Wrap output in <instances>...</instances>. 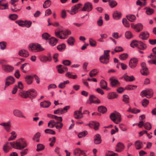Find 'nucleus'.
Masks as SVG:
<instances>
[{
  "mask_svg": "<svg viewBox=\"0 0 156 156\" xmlns=\"http://www.w3.org/2000/svg\"><path fill=\"white\" fill-rule=\"evenodd\" d=\"M149 102V101L148 100L146 99H144L142 100V104L143 106L146 107L148 104Z\"/></svg>",
  "mask_w": 156,
  "mask_h": 156,
  "instance_id": "59",
  "label": "nucleus"
},
{
  "mask_svg": "<svg viewBox=\"0 0 156 156\" xmlns=\"http://www.w3.org/2000/svg\"><path fill=\"white\" fill-rule=\"evenodd\" d=\"M96 97L93 95H90L89 97V100L90 101V104L92 103H100V101L98 98H97L96 100H95L96 99Z\"/></svg>",
  "mask_w": 156,
  "mask_h": 156,
  "instance_id": "20",
  "label": "nucleus"
},
{
  "mask_svg": "<svg viewBox=\"0 0 156 156\" xmlns=\"http://www.w3.org/2000/svg\"><path fill=\"white\" fill-rule=\"evenodd\" d=\"M122 14L121 12L117 11H115L113 14V17L115 20L120 19L121 17Z\"/></svg>",
  "mask_w": 156,
  "mask_h": 156,
  "instance_id": "22",
  "label": "nucleus"
},
{
  "mask_svg": "<svg viewBox=\"0 0 156 156\" xmlns=\"http://www.w3.org/2000/svg\"><path fill=\"white\" fill-rule=\"evenodd\" d=\"M51 60V58L50 54H49L48 56H44L41 57V60L43 62L48 61H50Z\"/></svg>",
  "mask_w": 156,
  "mask_h": 156,
  "instance_id": "26",
  "label": "nucleus"
},
{
  "mask_svg": "<svg viewBox=\"0 0 156 156\" xmlns=\"http://www.w3.org/2000/svg\"><path fill=\"white\" fill-rule=\"evenodd\" d=\"M153 92L151 89H147L143 90L140 93V95L142 97H147L148 98H150L153 96Z\"/></svg>",
  "mask_w": 156,
  "mask_h": 156,
  "instance_id": "6",
  "label": "nucleus"
},
{
  "mask_svg": "<svg viewBox=\"0 0 156 156\" xmlns=\"http://www.w3.org/2000/svg\"><path fill=\"white\" fill-rule=\"evenodd\" d=\"M92 8L93 7L92 4L90 2H87L84 4L83 7L80 11L89 12L91 10Z\"/></svg>",
  "mask_w": 156,
  "mask_h": 156,
  "instance_id": "7",
  "label": "nucleus"
},
{
  "mask_svg": "<svg viewBox=\"0 0 156 156\" xmlns=\"http://www.w3.org/2000/svg\"><path fill=\"white\" fill-rule=\"evenodd\" d=\"M90 44L91 46L94 47L96 45V41L90 38L89 39Z\"/></svg>",
  "mask_w": 156,
  "mask_h": 156,
  "instance_id": "60",
  "label": "nucleus"
},
{
  "mask_svg": "<svg viewBox=\"0 0 156 156\" xmlns=\"http://www.w3.org/2000/svg\"><path fill=\"white\" fill-rule=\"evenodd\" d=\"M87 131H84L79 133L78 134V136L79 138H80L85 137L87 134Z\"/></svg>",
  "mask_w": 156,
  "mask_h": 156,
  "instance_id": "44",
  "label": "nucleus"
},
{
  "mask_svg": "<svg viewBox=\"0 0 156 156\" xmlns=\"http://www.w3.org/2000/svg\"><path fill=\"white\" fill-rule=\"evenodd\" d=\"M110 80L111 86L112 87H114L116 85H119L120 84V83L117 80L113 78H111L110 79Z\"/></svg>",
  "mask_w": 156,
  "mask_h": 156,
  "instance_id": "25",
  "label": "nucleus"
},
{
  "mask_svg": "<svg viewBox=\"0 0 156 156\" xmlns=\"http://www.w3.org/2000/svg\"><path fill=\"white\" fill-rule=\"evenodd\" d=\"M50 37V35L47 33H44L42 36V38L45 40L48 39Z\"/></svg>",
  "mask_w": 156,
  "mask_h": 156,
  "instance_id": "63",
  "label": "nucleus"
},
{
  "mask_svg": "<svg viewBox=\"0 0 156 156\" xmlns=\"http://www.w3.org/2000/svg\"><path fill=\"white\" fill-rule=\"evenodd\" d=\"M2 67L4 70L7 73L12 72L14 69V68L12 66L8 65H3L2 66Z\"/></svg>",
  "mask_w": 156,
  "mask_h": 156,
  "instance_id": "13",
  "label": "nucleus"
},
{
  "mask_svg": "<svg viewBox=\"0 0 156 156\" xmlns=\"http://www.w3.org/2000/svg\"><path fill=\"white\" fill-rule=\"evenodd\" d=\"M121 117L120 114L116 111L114 113H111L110 115V117L112 120L117 124L119 123L121 121Z\"/></svg>",
  "mask_w": 156,
  "mask_h": 156,
  "instance_id": "2",
  "label": "nucleus"
},
{
  "mask_svg": "<svg viewBox=\"0 0 156 156\" xmlns=\"http://www.w3.org/2000/svg\"><path fill=\"white\" fill-rule=\"evenodd\" d=\"M55 36L61 39H65V37H63L62 36L61 34L66 36L70 35L71 34L70 31L68 30H60L58 28L56 29L55 31Z\"/></svg>",
  "mask_w": 156,
  "mask_h": 156,
  "instance_id": "3",
  "label": "nucleus"
},
{
  "mask_svg": "<svg viewBox=\"0 0 156 156\" xmlns=\"http://www.w3.org/2000/svg\"><path fill=\"white\" fill-rule=\"evenodd\" d=\"M114 51L115 52H118L123 51V49L121 47L117 46L115 48Z\"/></svg>",
  "mask_w": 156,
  "mask_h": 156,
  "instance_id": "64",
  "label": "nucleus"
},
{
  "mask_svg": "<svg viewBox=\"0 0 156 156\" xmlns=\"http://www.w3.org/2000/svg\"><path fill=\"white\" fill-rule=\"evenodd\" d=\"M108 98L109 99H113L118 97L117 94L115 93H112L108 94L107 96Z\"/></svg>",
  "mask_w": 156,
  "mask_h": 156,
  "instance_id": "30",
  "label": "nucleus"
},
{
  "mask_svg": "<svg viewBox=\"0 0 156 156\" xmlns=\"http://www.w3.org/2000/svg\"><path fill=\"white\" fill-rule=\"evenodd\" d=\"M19 140V142H10L11 146L12 147L18 150H21L27 146V144L24 139L21 138Z\"/></svg>",
  "mask_w": 156,
  "mask_h": 156,
  "instance_id": "1",
  "label": "nucleus"
},
{
  "mask_svg": "<svg viewBox=\"0 0 156 156\" xmlns=\"http://www.w3.org/2000/svg\"><path fill=\"white\" fill-rule=\"evenodd\" d=\"M107 84V82L104 80H101L100 81V86L103 89L106 88Z\"/></svg>",
  "mask_w": 156,
  "mask_h": 156,
  "instance_id": "39",
  "label": "nucleus"
},
{
  "mask_svg": "<svg viewBox=\"0 0 156 156\" xmlns=\"http://www.w3.org/2000/svg\"><path fill=\"white\" fill-rule=\"evenodd\" d=\"M6 43L4 41H2L0 42V46L1 48L2 49H5L6 47Z\"/></svg>",
  "mask_w": 156,
  "mask_h": 156,
  "instance_id": "61",
  "label": "nucleus"
},
{
  "mask_svg": "<svg viewBox=\"0 0 156 156\" xmlns=\"http://www.w3.org/2000/svg\"><path fill=\"white\" fill-rule=\"evenodd\" d=\"M28 49L29 50L34 52H37L43 51V48L40 45L34 44H29Z\"/></svg>",
  "mask_w": 156,
  "mask_h": 156,
  "instance_id": "4",
  "label": "nucleus"
},
{
  "mask_svg": "<svg viewBox=\"0 0 156 156\" xmlns=\"http://www.w3.org/2000/svg\"><path fill=\"white\" fill-rule=\"evenodd\" d=\"M70 108V106H65L63 108H61V114H64L66 112L68 109Z\"/></svg>",
  "mask_w": 156,
  "mask_h": 156,
  "instance_id": "52",
  "label": "nucleus"
},
{
  "mask_svg": "<svg viewBox=\"0 0 156 156\" xmlns=\"http://www.w3.org/2000/svg\"><path fill=\"white\" fill-rule=\"evenodd\" d=\"M122 23L125 27H129V23L126 18L122 19Z\"/></svg>",
  "mask_w": 156,
  "mask_h": 156,
  "instance_id": "57",
  "label": "nucleus"
},
{
  "mask_svg": "<svg viewBox=\"0 0 156 156\" xmlns=\"http://www.w3.org/2000/svg\"><path fill=\"white\" fill-rule=\"evenodd\" d=\"M44 146L41 144H38L37 145L36 151L37 152L43 150L44 149Z\"/></svg>",
  "mask_w": 156,
  "mask_h": 156,
  "instance_id": "48",
  "label": "nucleus"
},
{
  "mask_svg": "<svg viewBox=\"0 0 156 156\" xmlns=\"http://www.w3.org/2000/svg\"><path fill=\"white\" fill-rule=\"evenodd\" d=\"M99 72L98 70L96 69H94L91 70L89 73V75L90 77H92L95 76Z\"/></svg>",
  "mask_w": 156,
  "mask_h": 156,
  "instance_id": "32",
  "label": "nucleus"
},
{
  "mask_svg": "<svg viewBox=\"0 0 156 156\" xmlns=\"http://www.w3.org/2000/svg\"><path fill=\"white\" fill-rule=\"evenodd\" d=\"M127 19L130 22L134 21L136 19V16L133 15L129 14L126 16Z\"/></svg>",
  "mask_w": 156,
  "mask_h": 156,
  "instance_id": "34",
  "label": "nucleus"
},
{
  "mask_svg": "<svg viewBox=\"0 0 156 156\" xmlns=\"http://www.w3.org/2000/svg\"><path fill=\"white\" fill-rule=\"evenodd\" d=\"M125 36L126 38L130 39L133 37V35L131 32L127 31L125 33Z\"/></svg>",
  "mask_w": 156,
  "mask_h": 156,
  "instance_id": "53",
  "label": "nucleus"
},
{
  "mask_svg": "<svg viewBox=\"0 0 156 156\" xmlns=\"http://www.w3.org/2000/svg\"><path fill=\"white\" fill-rule=\"evenodd\" d=\"M144 126L146 129L150 130L151 128V123L147 122L144 124Z\"/></svg>",
  "mask_w": 156,
  "mask_h": 156,
  "instance_id": "58",
  "label": "nucleus"
},
{
  "mask_svg": "<svg viewBox=\"0 0 156 156\" xmlns=\"http://www.w3.org/2000/svg\"><path fill=\"white\" fill-rule=\"evenodd\" d=\"M135 145L136 149H140L142 147V143L140 140L136 141L135 143Z\"/></svg>",
  "mask_w": 156,
  "mask_h": 156,
  "instance_id": "35",
  "label": "nucleus"
},
{
  "mask_svg": "<svg viewBox=\"0 0 156 156\" xmlns=\"http://www.w3.org/2000/svg\"><path fill=\"white\" fill-rule=\"evenodd\" d=\"M58 42L57 40L54 37H52L49 39V44L52 46L55 45Z\"/></svg>",
  "mask_w": 156,
  "mask_h": 156,
  "instance_id": "28",
  "label": "nucleus"
},
{
  "mask_svg": "<svg viewBox=\"0 0 156 156\" xmlns=\"http://www.w3.org/2000/svg\"><path fill=\"white\" fill-rule=\"evenodd\" d=\"M66 48V45L64 44H62L57 46V49L59 51H62L64 50Z\"/></svg>",
  "mask_w": 156,
  "mask_h": 156,
  "instance_id": "38",
  "label": "nucleus"
},
{
  "mask_svg": "<svg viewBox=\"0 0 156 156\" xmlns=\"http://www.w3.org/2000/svg\"><path fill=\"white\" fill-rule=\"evenodd\" d=\"M10 143L7 142L3 146V150L5 153H7L9 152V150L7 149V148L9 147V144H10Z\"/></svg>",
  "mask_w": 156,
  "mask_h": 156,
  "instance_id": "54",
  "label": "nucleus"
},
{
  "mask_svg": "<svg viewBox=\"0 0 156 156\" xmlns=\"http://www.w3.org/2000/svg\"><path fill=\"white\" fill-rule=\"evenodd\" d=\"M75 41L74 38L72 37H69L67 41L68 44L70 45H73Z\"/></svg>",
  "mask_w": 156,
  "mask_h": 156,
  "instance_id": "43",
  "label": "nucleus"
},
{
  "mask_svg": "<svg viewBox=\"0 0 156 156\" xmlns=\"http://www.w3.org/2000/svg\"><path fill=\"white\" fill-rule=\"evenodd\" d=\"M94 141L96 144H99L101 143V137L100 135L98 134H96L94 137Z\"/></svg>",
  "mask_w": 156,
  "mask_h": 156,
  "instance_id": "14",
  "label": "nucleus"
},
{
  "mask_svg": "<svg viewBox=\"0 0 156 156\" xmlns=\"http://www.w3.org/2000/svg\"><path fill=\"white\" fill-rule=\"evenodd\" d=\"M19 55L23 57H27L29 56V54L27 50L25 49L21 50L19 52Z\"/></svg>",
  "mask_w": 156,
  "mask_h": 156,
  "instance_id": "23",
  "label": "nucleus"
},
{
  "mask_svg": "<svg viewBox=\"0 0 156 156\" xmlns=\"http://www.w3.org/2000/svg\"><path fill=\"white\" fill-rule=\"evenodd\" d=\"M138 41L136 40L132 41L130 44V46L133 48L137 47L138 48Z\"/></svg>",
  "mask_w": 156,
  "mask_h": 156,
  "instance_id": "45",
  "label": "nucleus"
},
{
  "mask_svg": "<svg viewBox=\"0 0 156 156\" xmlns=\"http://www.w3.org/2000/svg\"><path fill=\"white\" fill-rule=\"evenodd\" d=\"M15 80L13 77L10 76L7 77L6 79L5 89L10 85L13 84L15 82Z\"/></svg>",
  "mask_w": 156,
  "mask_h": 156,
  "instance_id": "9",
  "label": "nucleus"
},
{
  "mask_svg": "<svg viewBox=\"0 0 156 156\" xmlns=\"http://www.w3.org/2000/svg\"><path fill=\"white\" fill-rule=\"evenodd\" d=\"M131 27L137 32H140L143 29V26L140 23H138L136 25H135L134 23H132L131 24Z\"/></svg>",
  "mask_w": 156,
  "mask_h": 156,
  "instance_id": "10",
  "label": "nucleus"
},
{
  "mask_svg": "<svg viewBox=\"0 0 156 156\" xmlns=\"http://www.w3.org/2000/svg\"><path fill=\"white\" fill-rule=\"evenodd\" d=\"M154 12V10L150 8H147L146 11V13L147 14L149 15L152 14Z\"/></svg>",
  "mask_w": 156,
  "mask_h": 156,
  "instance_id": "62",
  "label": "nucleus"
},
{
  "mask_svg": "<svg viewBox=\"0 0 156 156\" xmlns=\"http://www.w3.org/2000/svg\"><path fill=\"white\" fill-rule=\"evenodd\" d=\"M44 132L46 133H48L52 135H55V131L52 129H47L44 130Z\"/></svg>",
  "mask_w": 156,
  "mask_h": 156,
  "instance_id": "51",
  "label": "nucleus"
},
{
  "mask_svg": "<svg viewBox=\"0 0 156 156\" xmlns=\"http://www.w3.org/2000/svg\"><path fill=\"white\" fill-rule=\"evenodd\" d=\"M89 126L90 127H92L94 126V128L95 130H98L99 129V123L96 121H94L90 122L89 124Z\"/></svg>",
  "mask_w": 156,
  "mask_h": 156,
  "instance_id": "12",
  "label": "nucleus"
},
{
  "mask_svg": "<svg viewBox=\"0 0 156 156\" xmlns=\"http://www.w3.org/2000/svg\"><path fill=\"white\" fill-rule=\"evenodd\" d=\"M99 60L101 63L106 64L108 62L109 59L108 57H105V56H101L100 57Z\"/></svg>",
  "mask_w": 156,
  "mask_h": 156,
  "instance_id": "21",
  "label": "nucleus"
},
{
  "mask_svg": "<svg viewBox=\"0 0 156 156\" xmlns=\"http://www.w3.org/2000/svg\"><path fill=\"white\" fill-rule=\"evenodd\" d=\"M98 111L102 114L105 113L107 111V108L104 106H100L98 108Z\"/></svg>",
  "mask_w": 156,
  "mask_h": 156,
  "instance_id": "37",
  "label": "nucleus"
},
{
  "mask_svg": "<svg viewBox=\"0 0 156 156\" xmlns=\"http://www.w3.org/2000/svg\"><path fill=\"white\" fill-rule=\"evenodd\" d=\"M74 154L75 155L78 154L79 156H86L84 151L79 148H76L74 151Z\"/></svg>",
  "mask_w": 156,
  "mask_h": 156,
  "instance_id": "15",
  "label": "nucleus"
},
{
  "mask_svg": "<svg viewBox=\"0 0 156 156\" xmlns=\"http://www.w3.org/2000/svg\"><path fill=\"white\" fill-rule=\"evenodd\" d=\"M147 48L146 44L140 41H138V48L142 50H144Z\"/></svg>",
  "mask_w": 156,
  "mask_h": 156,
  "instance_id": "33",
  "label": "nucleus"
},
{
  "mask_svg": "<svg viewBox=\"0 0 156 156\" xmlns=\"http://www.w3.org/2000/svg\"><path fill=\"white\" fill-rule=\"evenodd\" d=\"M28 93V97L30 98H34L37 96V92L34 89H30L27 91Z\"/></svg>",
  "mask_w": 156,
  "mask_h": 156,
  "instance_id": "19",
  "label": "nucleus"
},
{
  "mask_svg": "<svg viewBox=\"0 0 156 156\" xmlns=\"http://www.w3.org/2000/svg\"><path fill=\"white\" fill-rule=\"evenodd\" d=\"M138 59L136 58H132L130 60L129 62V65L131 68H135L137 66Z\"/></svg>",
  "mask_w": 156,
  "mask_h": 156,
  "instance_id": "8",
  "label": "nucleus"
},
{
  "mask_svg": "<svg viewBox=\"0 0 156 156\" xmlns=\"http://www.w3.org/2000/svg\"><path fill=\"white\" fill-rule=\"evenodd\" d=\"M82 5L80 3L76 4L71 7V10H68V12L70 14L73 15L75 14L78 12V10Z\"/></svg>",
  "mask_w": 156,
  "mask_h": 156,
  "instance_id": "5",
  "label": "nucleus"
},
{
  "mask_svg": "<svg viewBox=\"0 0 156 156\" xmlns=\"http://www.w3.org/2000/svg\"><path fill=\"white\" fill-rule=\"evenodd\" d=\"M82 107L80 108L78 111H75L74 114V116L76 119H80L83 118V114L82 112Z\"/></svg>",
  "mask_w": 156,
  "mask_h": 156,
  "instance_id": "11",
  "label": "nucleus"
},
{
  "mask_svg": "<svg viewBox=\"0 0 156 156\" xmlns=\"http://www.w3.org/2000/svg\"><path fill=\"white\" fill-rule=\"evenodd\" d=\"M51 4L50 0H46L44 2L43 7L44 8H47L49 7Z\"/></svg>",
  "mask_w": 156,
  "mask_h": 156,
  "instance_id": "40",
  "label": "nucleus"
},
{
  "mask_svg": "<svg viewBox=\"0 0 156 156\" xmlns=\"http://www.w3.org/2000/svg\"><path fill=\"white\" fill-rule=\"evenodd\" d=\"M0 125L4 126L5 129L7 131L9 132L10 129V122L9 121L7 122H3L0 124Z\"/></svg>",
  "mask_w": 156,
  "mask_h": 156,
  "instance_id": "24",
  "label": "nucleus"
},
{
  "mask_svg": "<svg viewBox=\"0 0 156 156\" xmlns=\"http://www.w3.org/2000/svg\"><path fill=\"white\" fill-rule=\"evenodd\" d=\"M149 37V33L146 32H142L139 35L140 38L144 40H147Z\"/></svg>",
  "mask_w": 156,
  "mask_h": 156,
  "instance_id": "18",
  "label": "nucleus"
},
{
  "mask_svg": "<svg viewBox=\"0 0 156 156\" xmlns=\"http://www.w3.org/2000/svg\"><path fill=\"white\" fill-rule=\"evenodd\" d=\"M124 78L125 80L126 81H133L135 80V78L134 76H129L126 75L124 76Z\"/></svg>",
  "mask_w": 156,
  "mask_h": 156,
  "instance_id": "36",
  "label": "nucleus"
},
{
  "mask_svg": "<svg viewBox=\"0 0 156 156\" xmlns=\"http://www.w3.org/2000/svg\"><path fill=\"white\" fill-rule=\"evenodd\" d=\"M137 87V86L136 85H128L125 87V89L127 90H129L135 89Z\"/></svg>",
  "mask_w": 156,
  "mask_h": 156,
  "instance_id": "47",
  "label": "nucleus"
},
{
  "mask_svg": "<svg viewBox=\"0 0 156 156\" xmlns=\"http://www.w3.org/2000/svg\"><path fill=\"white\" fill-rule=\"evenodd\" d=\"M124 148V146L122 143L119 142L117 144L116 147V151L118 152L122 151Z\"/></svg>",
  "mask_w": 156,
  "mask_h": 156,
  "instance_id": "17",
  "label": "nucleus"
},
{
  "mask_svg": "<svg viewBox=\"0 0 156 156\" xmlns=\"http://www.w3.org/2000/svg\"><path fill=\"white\" fill-rule=\"evenodd\" d=\"M69 80H67L64 81L62 83H60L58 86V87L62 89H63L65 87L66 84L69 83Z\"/></svg>",
  "mask_w": 156,
  "mask_h": 156,
  "instance_id": "42",
  "label": "nucleus"
},
{
  "mask_svg": "<svg viewBox=\"0 0 156 156\" xmlns=\"http://www.w3.org/2000/svg\"><path fill=\"white\" fill-rule=\"evenodd\" d=\"M122 101L125 102V104H128L129 102V96L126 95H123L122 96Z\"/></svg>",
  "mask_w": 156,
  "mask_h": 156,
  "instance_id": "49",
  "label": "nucleus"
},
{
  "mask_svg": "<svg viewBox=\"0 0 156 156\" xmlns=\"http://www.w3.org/2000/svg\"><path fill=\"white\" fill-rule=\"evenodd\" d=\"M51 104L49 101H45L41 103V106L43 108H48L49 107Z\"/></svg>",
  "mask_w": 156,
  "mask_h": 156,
  "instance_id": "27",
  "label": "nucleus"
},
{
  "mask_svg": "<svg viewBox=\"0 0 156 156\" xmlns=\"http://www.w3.org/2000/svg\"><path fill=\"white\" fill-rule=\"evenodd\" d=\"M28 93L27 91H23L19 93V95L22 98H26L28 97Z\"/></svg>",
  "mask_w": 156,
  "mask_h": 156,
  "instance_id": "31",
  "label": "nucleus"
},
{
  "mask_svg": "<svg viewBox=\"0 0 156 156\" xmlns=\"http://www.w3.org/2000/svg\"><path fill=\"white\" fill-rule=\"evenodd\" d=\"M33 77L31 76H27L25 77V81L26 83L28 84H31L33 82L32 79Z\"/></svg>",
  "mask_w": 156,
  "mask_h": 156,
  "instance_id": "29",
  "label": "nucleus"
},
{
  "mask_svg": "<svg viewBox=\"0 0 156 156\" xmlns=\"http://www.w3.org/2000/svg\"><path fill=\"white\" fill-rule=\"evenodd\" d=\"M13 113L15 116L19 117H22L26 118V117L23 115L22 112L20 110L16 109L14 110Z\"/></svg>",
  "mask_w": 156,
  "mask_h": 156,
  "instance_id": "16",
  "label": "nucleus"
},
{
  "mask_svg": "<svg viewBox=\"0 0 156 156\" xmlns=\"http://www.w3.org/2000/svg\"><path fill=\"white\" fill-rule=\"evenodd\" d=\"M12 135L8 139V141L13 140H14L16 137V135H15V133L14 131H12L11 133Z\"/></svg>",
  "mask_w": 156,
  "mask_h": 156,
  "instance_id": "55",
  "label": "nucleus"
},
{
  "mask_svg": "<svg viewBox=\"0 0 156 156\" xmlns=\"http://www.w3.org/2000/svg\"><path fill=\"white\" fill-rule=\"evenodd\" d=\"M66 76L70 78H72L73 79H76L77 77L76 75H73L70 72H67L66 74Z\"/></svg>",
  "mask_w": 156,
  "mask_h": 156,
  "instance_id": "46",
  "label": "nucleus"
},
{
  "mask_svg": "<svg viewBox=\"0 0 156 156\" xmlns=\"http://www.w3.org/2000/svg\"><path fill=\"white\" fill-rule=\"evenodd\" d=\"M141 73L144 76H147L149 74V72L148 69H141L140 70Z\"/></svg>",
  "mask_w": 156,
  "mask_h": 156,
  "instance_id": "56",
  "label": "nucleus"
},
{
  "mask_svg": "<svg viewBox=\"0 0 156 156\" xmlns=\"http://www.w3.org/2000/svg\"><path fill=\"white\" fill-rule=\"evenodd\" d=\"M117 4V2L115 0H110L109 2V5L111 8L115 7Z\"/></svg>",
  "mask_w": 156,
  "mask_h": 156,
  "instance_id": "41",
  "label": "nucleus"
},
{
  "mask_svg": "<svg viewBox=\"0 0 156 156\" xmlns=\"http://www.w3.org/2000/svg\"><path fill=\"white\" fill-rule=\"evenodd\" d=\"M128 55L126 53H123L120 55L119 58L122 60H125L128 57Z\"/></svg>",
  "mask_w": 156,
  "mask_h": 156,
  "instance_id": "50",
  "label": "nucleus"
}]
</instances>
